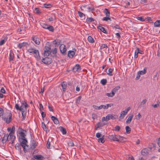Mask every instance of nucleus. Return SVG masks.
I'll list each match as a JSON object with an SVG mask.
<instances>
[{"mask_svg": "<svg viewBox=\"0 0 160 160\" xmlns=\"http://www.w3.org/2000/svg\"><path fill=\"white\" fill-rule=\"evenodd\" d=\"M130 109V108L128 107L126 108L125 110L122 111L121 112L119 118V120L120 121L121 120L123 119Z\"/></svg>", "mask_w": 160, "mask_h": 160, "instance_id": "nucleus-1", "label": "nucleus"}, {"mask_svg": "<svg viewBox=\"0 0 160 160\" xmlns=\"http://www.w3.org/2000/svg\"><path fill=\"white\" fill-rule=\"evenodd\" d=\"M27 141L26 138H22V141L21 142L20 144L21 146L23 148V150L24 152H26L27 151V149L26 148V147H28V145L26 144Z\"/></svg>", "mask_w": 160, "mask_h": 160, "instance_id": "nucleus-2", "label": "nucleus"}, {"mask_svg": "<svg viewBox=\"0 0 160 160\" xmlns=\"http://www.w3.org/2000/svg\"><path fill=\"white\" fill-rule=\"evenodd\" d=\"M42 61L44 64H49L52 62V59L50 58L45 57L42 59Z\"/></svg>", "mask_w": 160, "mask_h": 160, "instance_id": "nucleus-3", "label": "nucleus"}, {"mask_svg": "<svg viewBox=\"0 0 160 160\" xmlns=\"http://www.w3.org/2000/svg\"><path fill=\"white\" fill-rule=\"evenodd\" d=\"M7 136H8V141H11V143H13L15 138V136L13 135L14 134L12 133V134H11V133L10 132L8 135V134H7Z\"/></svg>", "mask_w": 160, "mask_h": 160, "instance_id": "nucleus-4", "label": "nucleus"}, {"mask_svg": "<svg viewBox=\"0 0 160 160\" xmlns=\"http://www.w3.org/2000/svg\"><path fill=\"white\" fill-rule=\"evenodd\" d=\"M76 50L75 48H73L72 50L69 51L68 52V56L70 58H72L75 55Z\"/></svg>", "mask_w": 160, "mask_h": 160, "instance_id": "nucleus-5", "label": "nucleus"}, {"mask_svg": "<svg viewBox=\"0 0 160 160\" xmlns=\"http://www.w3.org/2000/svg\"><path fill=\"white\" fill-rule=\"evenodd\" d=\"M60 49L62 54L63 55H65L66 54V46L64 44H62L60 47Z\"/></svg>", "mask_w": 160, "mask_h": 160, "instance_id": "nucleus-6", "label": "nucleus"}, {"mask_svg": "<svg viewBox=\"0 0 160 160\" xmlns=\"http://www.w3.org/2000/svg\"><path fill=\"white\" fill-rule=\"evenodd\" d=\"M28 104L25 102H23L21 103L20 106V111H22L24 110H26V108L28 107Z\"/></svg>", "mask_w": 160, "mask_h": 160, "instance_id": "nucleus-7", "label": "nucleus"}, {"mask_svg": "<svg viewBox=\"0 0 160 160\" xmlns=\"http://www.w3.org/2000/svg\"><path fill=\"white\" fill-rule=\"evenodd\" d=\"M46 50H44V56L46 57H48L50 55V50L51 48L45 46Z\"/></svg>", "mask_w": 160, "mask_h": 160, "instance_id": "nucleus-8", "label": "nucleus"}, {"mask_svg": "<svg viewBox=\"0 0 160 160\" xmlns=\"http://www.w3.org/2000/svg\"><path fill=\"white\" fill-rule=\"evenodd\" d=\"M57 50V48H55L50 51V56L53 57H55L56 56Z\"/></svg>", "mask_w": 160, "mask_h": 160, "instance_id": "nucleus-9", "label": "nucleus"}, {"mask_svg": "<svg viewBox=\"0 0 160 160\" xmlns=\"http://www.w3.org/2000/svg\"><path fill=\"white\" fill-rule=\"evenodd\" d=\"M32 53L34 54V57L36 58L38 60H39L40 58L38 50L36 49H34V51H33V53Z\"/></svg>", "mask_w": 160, "mask_h": 160, "instance_id": "nucleus-10", "label": "nucleus"}, {"mask_svg": "<svg viewBox=\"0 0 160 160\" xmlns=\"http://www.w3.org/2000/svg\"><path fill=\"white\" fill-rule=\"evenodd\" d=\"M107 118H108V119L109 120L110 119H115L118 118V116L116 115H113L111 114H108L107 115Z\"/></svg>", "mask_w": 160, "mask_h": 160, "instance_id": "nucleus-11", "label": "nucleus"}, {"mask_svg": "<svg viewBox=\"0 0 160 160\" xmlns=\"http://www.w3.org/2000/svg\"><path fill=\"white\" fill-rule=\"evenodd\" d=\"M12 117V115L11 113H10L8 115V117L6 118H5L4 120L7 123H9L11 121Z\"/></svg>", "mask_w": 160, "mask_h": 160, "instance_id": "nucleus-12", "label": "nucleus"}, {"mask_svg": "<svg viewBox=\"0 0 160 160\" xmlns=\"http://www.w3.org/2000/svg\"><path fill=\"white\" fill-rule=\"evenodd\" d=\"M32 40L37 45H39L40 43V39L36 36L33 37L32 38Z\"/></svg>", "mask_w": 160, "mask_h": 160, "instance_id": "nucleus-13", "label": "nucleus"}, {"mask_svg": "<svg viewBox=\"0 0 160 160\" xmlns=\"http://www.w3.org/2000/svg\"><path fill=\"white\" fill-rule=\"evenodd\" d=\"M118 136L115 135H112L109 136V138L111 140H112L114 141H118Z\"/></svg>", "mask_w": 160, "mask_h": 160, "instance_id": "nucleus-14", "label": "nucleus"}, {"mask_svg": "<svg viewBox=\"0 0 160 160\" xmlns=\"http://www.w3.org/2000/svg\"><path fill=\"white\" fill-rule=\"evenodd\" d=\"M81 69L80 65L79 64H76L72 68V71L74 72H76Z\"/></svg>", "mask_w": 160, "mask_h": 160, "instance_id": "nucleus-15", "label": "nucleus"}, {"mask_svg": "<svg viewBox=\"0 0 160 160\" xmlns=\"http://www.w3.org/2000/svg\"><path fill=\"white\" fill-rule=\"evenodd\" d=\"M102 108L104 109H107L108 108L111 107L113 106V104L112 103H110L109 104H107L106 105H102Z\"/></svg>", "mask_w": 160, "mask_h": 160, "instance_id": "nucleus-16", "label": "nucleus"}, {"mask_svg": "<svg viewBox=\"0 0 160 160\" xmlns=\"http://www.w3.org/2000/svg\"><path fill=\"white\" fill-rule=\"evenodd\" d=\"M14 58V54L12 50H10L9 53V59L10 61H12Z\"/></svg>", "mask_w": 160, "mask_h": 160, "instance_id": "nucleus-17", "label": "nucleus"}, {"mask_svg": "<svg viewBox=\"0 0 160 160\" xmlns=\"http://www.w3.org/2000/svg\"><path fill=\"white\" fill-rule=\"evenodd\" d=\"M133 118V115L132 114H131L130 116H129L126 120V123L128 124L130 123L132 119Z\"/></svg>", "mask_w": 160, "mask_h": 160, "instance_id": "nucleus-18", "label": "nucleus"}, {"mask_svg": "<svg viewBox=\"0 0 160 160\" xmlns=\"http://www.w3.org/2000/svg\"><path fill=\"white\" fill-rule=\"evenodd\" d=\"M147 101V100L146 99H143L142 100V101L141 102L139 107L141 108L142 107H143L144 106H145V104Z\"/></svg>", "mask_w": 160, "mask_h": 160, "instance_id": "nucleus-19", "label": "nucleus"}, {"mask_svg": "<svg viewBox=\"0 0 160 160\" xmlns=\"http://www.w3.org/2000/svg\"><path fill=\"white\" fill-rule=\"evenodd\" d=\"M61 85L62 88V89L63 92H64L66 90V88L67 87V83L65 82H63L61 84Z\"/></svg>", "mask_w": 160, "mask_h": 160, "instance_id": "nucleus-20", "label": "nucleus"}, {"mask_svg": "<svg viewBox=\"0 0 160 160\" xmlns=\"http://www.w3.org/2000/svg\"><path fill=\"white\" fill-rule=\"evenodd\" d=\"M51 119L53 121L55 124H57L59 123V122L58 119L54 116H52L51 117Z\"/></svg>", "mask_w": 160, "mask_h": 160, "instance_id": "nucleus-21", "label": "nucleus"}, {"mask_svg": "<svg viewBox=\"0 0 160 160\" xmlns=\"http://www.w3.org/2000/svg\"><path fill=\"white\" fill-rule=\"evenodd\" d=\"M118 140L117 141L119 142H122L125 141V140L126 139L118 135Z\"/></svg>", "mask_w": 160, "mask_h": 160, "instance_id": "nucleus-22", "label": "nucleus"}, {"mask_svg": "<svg viewBox=\"0 0 160 160\" xmlns=\"http://www.w3.org/2000/svg\"><path fill=\"white\" fill-rule=\"evenodd\" d=\"M98 28L100 29L101 31L105 33H107L106 31L104 28L101 26H99L98 27Z\"/></svg>", "mask_w": 160, "mask_h": 160, "instance_id": "nucleus-23", "label": "nucleus"}, {"mask_svg": "<svg viewBox=\"0 0 160 160\" xmlns=\"http://www.w3.org/2000/svg\"><path fill=\"white\" fill-rule=\"evenodd\" d=\"M43 6L42 7V8H50L52 6V4L49 3H44L43 4Z\"/></svg>", "mask_w": 160, "mask_h": 160, "instance_id": "nucleus-24", "label": "nucleus"}, {"mask_svg": "<svg viewBox=\"0 0 160 160\" xmlns=\"http://www.w3.org/2000/svg\"><path fill=\"white\" fill-rule=\"evenodd\" d=\"M7 141H8V136L7 134H5L2 139V141L3 143H5Z\"/></svg>", "mask_w": 160, "mask_h": 160, "instance_id": "nucleus-25", "label": "nucleus"}, {"mask_svg": "<svg viewBox=\"0 0 160 160\" xmlns=\"http://www.w3.org/2000/svg\"><path fill=\"white\" fill-rule=\"evenodd\" d=\"M120 88V87L119 86L115 87L112 90L111 92H113L114 94L115 95V93L118 91Z\"/></svg>", "mask_w": 160, "mask_h": 160, "instance_id": "nucleus-26", "label": "nucleus"}, {"mask_svg": "<svg viewBox=\"0 0 160 160\" xmlns=\"http://www.w3.org/2000/svg\"><path fill=\"white\" fill-rule=\"evenodd\" d=\"M139 48H137L136 50L135 51L134 53V57L135 58H137L138 57V54L139 53Z\"/></svg>", "mask_w": 160, "mask_h": 160, "instance_id": "nucleus-27", "label": "nucleus"}, {"mask_svg": "<svg viewBox=\"0 0 160 160\" xmlns=\"http://www.w3.org/2000/svg\"><path fill=\"white\" fill-rule=\"evenodd\" d=\"M154 27H160V20H157L154 24Z\"/></svg>", "mask_w": 160, "mask_h": 160, "instance_id": "nucleus-28", "label": "nucleus"}, {"mask_svg": "<svg viewBox=\"0 0 160 160\" xmlns=\"http://www.w3.org/2000/svg\"><path fill=\"white\" fill-rule=\"evenodd\" d=\"M27 44H28L27 43L23 42L22 43H19L18 45V47L20 48H21L22 47L25 46Z\"/></svg>", "mask_w": 160, "mask_h": 160, "instance_id": "nucleus-29", "label": "nucleus"}, {"mask_svg": "<svg viewBox=\"0 0 160 160\" xmlns=\"http://www.w3.org/2000/svg\"><path fill=\"white\" fill-rule=\"evenodd\" d=\"M59 128L63 134H65L66 133L67 131L65 128L62 127H60Z\"/></svg>", "mask_w": 160, "mask_h": 160, "instance_id": "nucleus-30", "label": "nucleus"}, {"mask_svg": "<svg viewBox=\"0 0 160 160\" xmlns=\"http://www.w3.org/2000/svg\"><path fill=\"white\" fill-rule=\"evenodd\" d=\"M138 72L141 75H144L146 74V68H144L143 70L139 71Z\"/></svg>", "mask_w": 160, "mask_h": 160, "instance_id": "nucleus-31", "label": "nucleus"}, {"mask_svg": "<svg viewBox=\"0 0 160 160\" xmlns=\"http://www.w3.org/2000/svg\"><path fill=\"white\" fill-rule=\"evenodd\" d=\"M47 28L46 29L52 32H53L54 31V29L52 26L49 25Z\"/></svg>", "mask_w": 160, "mask_h": 160, "instance_id": "nucleus-32", "label": "nucleus"}, {"mask_svg": "<svg viewBox=\"0 0 160 160\" xmlns=\"http://www.w3.org/2000/svg\"><path fill=\"white\" fill-rule=\"evenodd\" d=\"M19 134H20V136L22 138H25V134L24 133L23 131L21 130V131L19 132Z\"/></svg>", "mask_w": 160, "mask_h": 160, "instance_id": "nucleus-33", "label": "nucleus"}, {"mask_svg": "<svg viewBox=\"0 0 160 160\" xmlns=\"http://www.w3.org/2000/svg\"><path fill=\"white\" fill-rule=\"evenodd\" d=\"M105 124L103 123L102 122H98L97 124V127L96 128V129H97L98 128H99L103 127L104 125Z\"/></svg>", "mask_w": 160, "mask_h": 160, "instance_id": "nucleus-34", "label": "nucleus"}, {"mask_svg": "<svg viewBox=\"0 0 160 160\" xmlns=\"http://www.w3.org/2000/svg\"><path fill=\"white\" fill-rule=\"evenodd\" d=\"M104 13L105 14L106 16H110V12L109 11L107 8H105L104 11Z\"/></svg>", "mask_w": 160, "mask_h": 160, "instance_id": "nucleus-35", "label": "nucleus"}, {"mask_svg": "<svg viewBox=\"0 0 160 160\" xmlns=\"http://www.w3.org/2000/svg\"><path fill=\"white\" fill-rule=\"evenodd\" d=\"M42 124L43 130L45 132H47L48 129V128L46 127L44 123L42 122Z\"/></svg>", "mask_w": 160, "mask_h": 160, "instance_id": "nucleus-36", "label": "nucleus"}, {"mask_svg": "<svg viewBox=\"0 0 160 160\" xmlns=\"http://www.w3.org/2000/svg\"><path fill=\"white\" fill-rule=\"evenodd\" d=\"M112 71L113 70L112 69L110 68L108 69V72H107V73L108 75L110 76H112Z\"/></svg>", "mask_w": 160, "mask_h": 160, "instance_id": "nucleus-37", "label": "nucleus"}, {"mask_svg": "<svg viewBox=\"0 0 160 160\" xmlns=\"http://www.w3.org/2000/svg\"><path fill=\"white\" fill-rule=\"evenodd\" d=\"M141 154L145 156L147 153V150L146 149H143L141 152Z\"/></svg>", "mask_w": 160, "mask_h": 160, "instance_id": "nucleus-38", "label": "nucleus"}, {"mask_svg": "<svg viewBox=\"0 0 160 160\" xmlns=\"http://www.w3.org/2000/svg\"><path fill=\"white\" fill-rule=\"evenodd\" d=\"M102 20L103 21H105L108 22H110L111 21V18H109V17L107 16L103 18L102 19Z\"/></svg>", "mask_w": 160, "mask_h": 160, "instance_id": "nucleus-39", "label": "nucleus"}, {"mask_svg": "<svg viewBox=\"0 0 160 160\" xmlns=\"http://www.w3.org/2000/svg\"><path fill=\"white\" fill-rule=\"evenodd\" d=\"M49 157L48 156H43L41 155L40 159L41 160H47L48 159Z\"/></svg>", "mask_w": 160, "mask_h": 160, "instance_id": "nucleus-40", "label": "nucleus"}, {"mask_svg": "<svg viewBox=\"0 0 160 160\" xmlns=\"http://www.w3.org/2000/svg\"><path fill=\"white\" fill-rule=\"evenodd\" d=\"M88 40L89 42L91 43H93L94 42V40L93 38L91 36H88Z\"/></svg>", "mask_w": 160, "mask_h": 160, "instance_id": "nucleus-41", "label": "nucleus"}, {"mask_svg": "<svg viewBox=\"0 0 160 160\" xmlns=\"http://www.w3.org/2000/svg\"><path fill=\"white\" fill-rule=\"evenodd\" d=\"M106 95L109 97H112L115 95L114 93L112 92H111V93H106Z\"/></svg>", "mask_w": 160, "mask_h": 160, "instance_id": "nucleus-42", "label": "nucleus"}, {"mask_svg": "<svg viewBox=\"0 0 160 160\" xmlns=\"http://www.w3.org/2000/svg\"><path fill=\"white\" fill-rule=\"evenodd\" d=\"M94 20L92 18H89L86 19V22L88 23H90L94 21Z\"/></svg>", "mask_w": 160, "mask_h": 160, "instance_id": "nucleus-43", "label": "nucleus"}, {"mask_svg": "<svg viewBox=\"0 0 160 160\" xmlns=\"http://www.w3.org/2000/svg\"><path fill=\"white\" fill-rule=\"evenodd\" d=\"M92 107L96 109L100 110L102 109V106L101 105L99 106H98L96 105H93Z\"/></svg>", "mask_w": 160, "mask_h": 160, "instance_id": "nucleus-44", "label": "nucleus"}, {"mask_svg": "<svg viewBox=\"0 0 160 160\" xmlns=\"http://www.w3.org/2000/svg\"><path fill=\"white\" fill-rule=\"evenodd\" d=\"M126 132L128 133H129L130 132L131 128L128 126H127L125 128Z\"/></svg>", "mask_w": 160, "mask_h": 160, "instance_id": "nucleus-45", "label": "nucleus"}, {"mask_svg": "<svg viewBox=\"0 0 160 160\" xmlns=\"http://www.w3.org/2000/svg\"><path fill=\"white\" fill-rule=\"evenodd\" d=\"M21 144H19V143H17L15 145V148L17 150H19L21 149Z\"/></svg>", "mask_w": 160, "mask_h": 160, "instance_id": "nucleus-46", "label": "nucleus"}, {"mask_svg": "<svg viewBox=\"0 0 160 160\" xmlns=\"http://www.w3.org/2000/svg\"><path fill=\"white\" fill-rule=\"evenodd\" d=\"M104 136H103L102 137V138H99L98 140V141L99 142H101L102 143H103L104 142V138L103 137Z\"/></svg>", "mask_w": 160, "mask_h": 160, "instance_id": "nucleus-47", "label": "nucleus"}, {"mask_svg": "<svg viewBox=\"0 0 160 160\" xmlns=\"http://www.w3.org/2000/svg\"><path fill=\"white\" fill-rule=\"evenodd\" d=\"M107 82L106 79H102L101 81V83L103 85H105Z\"/></svg>", "mask_w": 160, "mask_h": 160, "instance_id": "nucleus-48", "label": "nucleus"}, {"mask_svg": "<svg viewBox=\"0 0 160 160\" xmlns=\"http://www.w3.org/2000/svg\"><path fill=\"white\" fill-rule=\"evenodd\" d=\"M36 145H36L35 142H33L32 143L31 145V148L32 149H33L35 148Z\"/></svg>", "mask_w": 160, "mask_h": 160, "instance_id": "nucleus-49", "label": "nucleus"}, {"mask_svg": "<svg viewBox=\"0 0 160 160\" xmlns=\"http://www.w3.org/2000/svg\"><path fill=\"white\" fill-rule=\"evenodd\" d=\"M7 40V38H4L0 41V46L3 45Z\"/></svg>", "mask_w": 160, "mask_h": 160, "instance_id": "nucleus-50", "label": "nucleus"}, {"mask_svg": "<svg viewBox=\"0 0 160 160\" xmlns=\"http://www.w3.org/2000/svg\"><path fill=\"white\" fill-rule=\"evenodd\" d=\"M78 13L79 16L81 18L83 16H85V15L82 12L80 11H78Z\"/></svg>", "mask_w": 160, "mask_h": 160, "instance_id": "nucleus-51", "label": "nucleus"}, {"mask_svg": "<svg viewBox=\"0 0 160 160\" xmlns=\"http://www.w3.org/2000/svg\"><path fill=\"white\" fill-rule=\"evenodd\" d=\"M82 98V97L81 96H79L77 99L76 100V102L78 103H79L80 102V101L81 100Z\"/></svg>", "mask_w": 160, "mask_h": 160, "instance_id": "nucleus-52", "label": "nucleus"}, {"mask_svg": "<svg viewBox=\"0 0 160 160\" xmlns=\"http://www.w3.org/2000/svg\"><path fill=\"white\" fill-rule=\"evenodd\" d=\"M137 120H139L142 117V116L139 113L138 114L135 116Z\"/></svg>", "mask_w": 160, "mask_h": 160, "instance_id": "nucleus-53", "label": "nucleus"}, {"mask_svg": "<svg viewBox=\"0 0 160 160\" xmlns=\"http://www.w3.org/2000/svg\"><path fill=\"white\" fill-rule=\"evenodd\" d=\"M108 48V46L106 44H102L101 47H100V49H102L105 48Z\"/></svg>", "mask_w": 160, "mask_h": 160, "instance_id": "nucleus-54", "label": "nucleus"}, {"mask_svg": "<svg viewBox=\"0 0 160 160\" xmlns=\"http://www.w3.org/2000/svg\"><path fill=\"white\" fill-rule=\"evenodd\" d=\"M138 20L141 21H144V18L142 17H137L136 18Z\"/></svg>", "mask_w": 160, "mask_h": 160, "instance_id": "nucleus-55", "label": "nucleus"}, {"mask_svg": "<svg viewBox=\"0 0 160 160\" xmlns=\"http://www.w3.org/2000/svg\"><path fill=\"white\" fill-rule=\"evenodd\" d=\"M15 127L14 126H13L12 127V129H11V132H10V133H11V134H12V133L14 134V132L15 130Z\"/></svg>", "mask_w": 160, "mask_h": 160, "instance_id": "nucleus-56", "label": "nucleus"}, {"mask_svg": "<svg viewBox=\"0 0 160 160\" xmlns=\"http://www.w3.org/2000/svg\"><path fill=\"white\" fill-rule=\"evenodd\" d=\"M89 10V11H94L95 10V8L94 7H88L87 8Z\"/></svg>", "mask_w": 160, "mask_h": 160, "instance_id": "nucleus-57", "label": "nucleus"}, {"mask_svg": "<svg viewBox=\"0 0 160 160\" xmlns=\"http://www.w3.org/2000/svg\"><path fill=\"white\" fill-rule=\"evenodd\" d=\"M34 12L38 14H39L40 13V11L39 8H35Z\"/></svg>", "mask_w": 160, "mask_h": 160, "instance_id": "nucleus-58", "label": "nucleus"}, {"mask_svg": "<svg viewBox=\"0 0 160 160\" xmlns=\"http://www.w3.org/2000/svg\"><path fill=\"white\" fill-rule=\"evenodd\" d=\"M120 129V127L119 126L117 125L115 127L114 130L119 131Z\"/></svg>", "mask_w": 160, "mask_h": 160, "instance_id": "nucleus-59", "label": "nucleus"}, {"mask_svg": "<svg viewBox=\"0 0 160 160\" xmlns=\"http://www.w3.org/2000/svg\"><path fill=\"white\" fill-rule=\"evenodd\" d=\"M15 108L17 110L20 111V107H19V106L18 104H15Z\"/></svg>", "mask_w": 160, "mask_h": 160, "instance_id": "nucleus-60", "label": "nucleus"}, {"mask_svg": "<svg viewBox=\"0 0 160 160\" xmlns=\"http://www.w3.org/2000/svg\"><path fill=\"white\" fill-rule=\"evenodd\" d=\"M108 118H107V116H106V117H103L102 118V121H108L109 120L108 119Z\"/></svg>", "mask_w": 160, "mask_h": 160, "instance_id": "nucleus-61", "label": "nucleus"}, {"mask_svg": "<svg viewBox=\"0 0 160 160\" xmlns=\"http://www.w3.org/2000/svg\"><path fill=\"white\" fill-rule=\"evenodd\" d=\"M68 145L71 147H73L74 146V144L73 142L72 141L69 142L68 143Z\"/></svg>", "mask_w": 160, "mask_h": 160, "instance_id": "nucleus-62", "label": "nucleus"}, {"mask_svg": "<svg viewBox=\"0 0 160 160\" xmlns=\"http://www.w3.org/2000/svg\"><path fill=\"white\" fill-rule=\"evenodd\" d=\"M35 49L34 48H30L28 49V51L30 53H33V51H34Z\"/></svg>", "mask_w": 160, "mask_h": 160, "instance_id": "nucleus-63", "label": "nucleus"}, {"mask_svg": "<svg viewBox=\"0 0 160 160\" xmlns=\"http://www.w3.org/2000/svg\"><path fill=\"white\" fill-rule=\"evenodd\" d=\"M140 76L141 75L138 72L137 74V76L136 78V79L137 80H138L140 77Z\"/></svg>", "mask_w": 160, "mask_h": 160, "instance_id": "nucleus-64", "label": "nucleus"}]
</instances>
